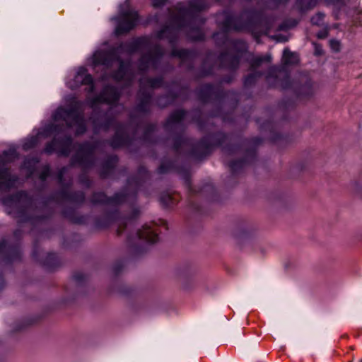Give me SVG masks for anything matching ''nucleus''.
Instances as JSON below:
<instances>
[{"label":"nucleus","instance_id":"nucleus-1","mask_svg":"<svg viewBox=\"0 0 362 362\" xmlns=\"http://www.w3.org/2000/svg\"><path fill=\"white\" fill-rule=\"evenodd\" d=\"M209 6L208 0H191L187 6L179 5L177 13L172 17L170 25L158 34L159 39L167 38L173 43L178 35L183 33L187 37L194 40L204 38L201 25L203 21L197 15Z\"/></svg>","mask_w":362,"mask_h":362},{"label":"nucleus","instance_id":"nucleus-2","mask_svg":"<svg viewBox=\"0 0 362 362\" xmlns=\"http://www.w3.org/2000/svg\"><path fill=\"white\" fill-rule=\"evenodd\" d=\"M144 44L143 39H139L132 42L129 44L121 45L117 49H111L108 51L97 50L93 55L92 63L94 66L103 65L106 67L111 66L115 62L119 65L118 71L114 74L113 77L117 81H122L129 78V74L127 70V66L118 57V54L126 51L131 54Z\"/></svg>","mask_w":362,"mask_h":362},{"label":"nucleus","instance_id":"nucleus-3","mask_svg":"<svg viewBox=\"0 0 362 362\" xmlns=\"http://www.w3.org/2000/svg\"><path fill=\"white\" fill-rule=\"evenodd\" d=\"M82 103L75 98H71L69 107H59L53 115L55 122H65L69 127H76L77 134H83L86 131V125L81 115Z\"/></svg>","mask_w":362,"mask_h":362},{"label":"nucleus","instance_id":"nucleus-4","mask_svg":"<svg viewBox=\"0 0 362 362\" xmlns=\"http://www.w3.org/2000/svg\"><path fill=\"white\" fill-rule=\"evenodd\" d=\"M116 23L115 33L116 35H122L128 33L133 29L138 21V14L130 7L129 0L119 6V15L111 19Z\"/></svg>","mask_w":362,"mask_h":362},{"label":"nucleus","instance_id":"nucleus-5","mask_svg":"<svg viewBox=\"0 0 362 362\" xmlns=\"http://www.w3.org/2000/svg\"><path fill=\"white\" fill-rule=\"evenodd\" d=\"M217 21L221 24V26L223 30V32L215 33L213 36L215 41L218 43H219L218 42L219 36H221L223 43H225L227 40L226 32L233 30H242L244 29V26L237 23L238 19L228 13H223L219 15Z\"/></svg>","mask_w":362,"mask_h":362},{"label":"nucleus","instance_id":"nucleus-6","mask_svg":"<svg viewBox=\"0 0 362 362\" xmlns=\"http://www.w3.org/2000/svg\"><path fill=\"white\" fill-rule=\"evenodd\" d=\"M163 54V51L160 47H153L148 54L142 56L140 59L139 70L143 71L151 68L156 69Z\"/></svg>","mask_w":362,"mask_h":362},{"label":"nucleus","instance_id":"nucleus-7","mask_svg":"<svg viewBox=\"0 0 362 362\" xmlns=\"http://www.w3.org/2000/svg\"><path fill=\"white\" fill-rule=\"evenodd\" d=\"M83 84L88 86V92L93 90L94 86L92 76L88 74L85 68L80 67L74 76L73 81L67 82V85L70 88L74 89Z\"/></svg>","mask_w":362,"mask_h":362},{"label":"nucleus","instance_id":"nucleus-8","mask_svg":"<svg viewBox=\"0 0 362 362\" xmlns=\"http://www.w3.org/2000/svg\"><path fill=\"white\" fill-rule=\"evenodd\" d=\"M72 147L71 139L66 137L62 141H58L54 139L52 142L48 144L45 149L47 153H52V152H57L60 155L68 156L71 152V148Z\"/></svg>","mask_w":362,"mask_h":362},{"label":"nucleus","instance_id":"nucleus-9","mask_svg":"<svg viewBox=\"0 0 362 362\" xmlns=\"http://www.w3.org/2000/svg\"><path fill=\"white\" fill-rule=\"evenodd\" d=\"M119 97V93L117 88L112 86H107L103 93L91 103V106L95 107L98 103H107L112 104L116 102Z\"/></svg>","mask_w":362,"mask_h":362},{"label":"nucleus","instance_id":"nucleus-10","mask_svg":"<svg viewBox=\"0 0 362 362\" xmlns=\"http://www.w3.org/2000/svg\"><path fill=\"white\" fill-rule=\"evenodd\" d=\"M139 239L144 240L148 243H156L158 240L156 228L153 226L145 225L136 233Z\"/></svg>","mask_w":362,"mask_h":362},{"label":"nucleus","instance_id":"nucleus-11","mask_svg":"<svg viewBox=\"0 0 362 362\" xmlns=\"http://www.w3.org/2000/svg\"><path fill=\"white\" fill-rule=\"evenodd\" d=\"M94 152L95 148L93 146L88 144H83L80 146L76 159L81 165H86V162L92 161Z\"/></svg>","mask_w":362,"mask_h":362},{"label":"nucleus","instance_id":"nucleus-12","mask_svg":"<svg viewBox=\"0 0 362 362\" xmlns=\"http://www.w3.org/2000/svg\"><path fill=\"white\" fill-rule=\"evenodd\" d=\"M16 180L8 169L0 168V189H7L13 186Z\"/></svg>","mask_w":362,"mask_h":362},{"label":"nucleus","instance_id":"nucleus-13","mask_svg":"<svg viewBox=\"0 0 362 362\" xmlns=\"http://www.w3.org/2000/svg\"><path fill=\"white\" fill-rule=\"evenodd\" d=\"M298 57L295 52H291L288 49H284L282 57V62L284 65H291L297 64Z\"/></svg>","mask_w":362,"mask_h":362},{"label":"nucleus","instance_id":"nucleus-14","mask_svg":"<svg viewBox=\"0 0 362 362\" xmlns=\"http://www.w3.org/2000/svg\"><path fill=\"white\" fill-rule=\"evenodd\" d=\"M141 86H148L150 88H157L161 86L162 79L160 78H141L140 80Z\"/></svg>","mask_w":362,"mask_h":362},{"label":"nucleus","instance_id":"nucleus-15","mask_svg":"<svg viewBox=\"0 0 362 362\" xmlns=\"http://www.w3.org/2000/svg\"><path fill=\"white\" fill-rule=\"evenodd\" d=\"M126 140V137L123 133V132L120 129H117L115 134V136H114L113 139L112 140L111 145L114 148L119 147L122 146Z\"/></svg>","mask_w":362,"mask_h":362},{"label":"nucleus","instance_id":"nucleus-16","mask_svg":"<svg viewBox=\"0 0 362 362\" xmlns=\"http://www.w3.org/2000/svg\"><path fill=\"white\" fill-rule=\"evenodd\" d=\"M185 112L183 110H177L171 114L169 117L168 123L169 124L177 123L181 121L185 117Z\"/></svg>","mask_w":362,"mask_h":362},{"label":"nucleus","instance_id":"nucleus-17","mask_svg":"<svg viewBox=\"0 0 362 362\" xmlns=\"http://www.w3.org/2000/svg\"><path fill=\"white\" fill-rule=\"evenodd\" d=\"M3 203L6 206L18 207L19 204L18 195L13 196L9 198L4 199Z\"/></svg>","mask_w":362,"mask_h":362},{"label":"nucleus","instance_id":"nucleus-18","mask_svg":"<svg viewBox=\"0 0 362 362\" xmlns=\"http://www.w3.org/2000/svg\"><path fill=\"white\" fill-rule=\"evenodd\" d=\"M11 252V248L5 240L0 241V257L7 256Z\"/></svg>","mask_w":362,"mask_h":362},{"label":"nucleus","instance_id":"nucleus-19","mask_svg":"<svg viewBox=\"0 0 362 362\" xmlns=\"http://www.w3.org/2000/svg\"><path fill=\"white\" fill-rule=\"evenodd\" d=\"M269 61H270L269 55L257 57L253 59L251 66L253 69H255L256 67L259 66L262 62H269Z\"/></svg>","mask_w":362,"mask_h":362},{"label":"nucleus","instance_id":"nucleus-20","mask_svg":"<svg viewBox=\"0 0 362 362\" xmlns=\"http://www.w3.org/2000/svg\"><path fill=\"white\" fill-rule=\"evenodd\" d=\"M281 71L278 69L274 67L271 69L269 74L268 76H267V79L269 83H273L274 85H277L278 82L277 81L275 82H272L271 79L273 76L277 77L278 74H280Z\"/></svg>","mask_w":362,"mask_h":362},{"label":"nucleus","instance_id":"nucleus-21","mask_svg":"<svg viewBox=\"0 0 362 362\" xmlns=\"http://www.w3.org/2000/svg\"><path fill=\"white\" fill-rule=\"evenodd\" d=\"M151 100V95L148 93L146 95L141 102V103L139 105V109L140 110H145L146 107L148 106V104Z\"/></svg>","mask_w":362,"mask_h":362},{"label":"nucleus","instance_id":"nucleus-22","mask_svg":"<svg viewBox=\"0 0 362 362\" xmlns=\"http://www.w3.org/2000/svg\"><path fill=\"white\" fill-rule=\"evenodd\" d=\"M93 201L96 203H105L107 202V197L103 193H97L93 195Z\"/></svg>","mask_w":362,"mask_h":362},{"label":"nucleus","instance_id":"nucleus-23","mask_svg":"<svg viewBox=\"0 0 362 362\" xmlns=\"http://www.w3.org/2000/svg\"><path fill=\"white\" fill-rule=\"evenodd\" d=\"M324 15L321 13H317L315 16L312 17L311 22L314 25H320L323 21Z\"/></svg>","mask_w":362,"mask_h":362},{"label":"nucleus","instance_id":"nucleus-24","mask_svg":"<svg viewBox=\"0 0 362 362\" xmlns=\"http://www.w3.org/2000/svg\"><path fill=\"white\" fill-rule=\"evenodd\" d=\"M172 54L181 59H185L187 56L188 52L185 49L173 50Z\"/></svg>","mask_w":362,"mask_h":362},{"label":"nucleus","instance_id":"nucleus-25","mask_svg":"<svg viewBox=\"0 0 362 362\" xmlns=\"http://www.w3.org/2000/svg\"><path fill=\"white\" fill-rule=\"evenodd\" d=\"M37 139L35 138H31L29 141L24 144L23 148L25 149L30 148L35 145Z\"/></svg>","mask_w":362,"mask_h":362},{"label":"nucleus","instance_id":"nucleus-26","mask_svg":"<svg viewBox=\"0 0 362 362\" xmlns=\"http://www.w3.org/2000/svg\"><path fill=\"white\" fill-rule=\"evenodd\" d=\"M330 47L334 51L338 52L340 47L339 42L337 40H332L330 41Z\"/></svg>","mask_w":362,"mask_h":362},{"label":"nucleus","instance_id":"nucleus-27","mask_svg":"<svg viewBox=\"0 0 362 362\" xmlns=\"http://www.w3.org/2000/svg\"><path fill=\"white\" fill-rule=\"evenodd\" d=\"M290 79L288 76H286V78L281 81V83H280V86L282 88H288L291 86L290 84H288V82H289Z\"/></svg>","mask_w":362,"mask_h":362},{"label":"nucleus","instance_id":"nucleus-28","mask_svg":"<svg viewBox=\"0 0 362 362\" xmlns=\"http://www.w3.org/2000/svg\"><path fill=\"white\" fill-rule=\"evenodd\" d=\"M49 173V168L48 167H46L44 170L42 172V173L40 174V179L42 180H45L47 177L48 176Z\"/></svg>","mask_w":362,"mask_h":362},{"label":"nucleus","instance_id":"nucleus-29","mask_svg":"<svg viewBox=\"0 0 362 362\" xmlns=\"http://www.w3.org/2000/svg\"><path fill=\"white\" fill-rule=\"evenodd\" d=\"M161 202L165 204L166 206L170 205L171 202V197L169 195H165L161 197Z\"/></svg>","mask_w":362,"mask_h":362},{"label":"nucleus","instance_id":"nucleus-30","mask_svg":"<svg viewBox=\"0 0 362 362\" xmlns=\"http://www.w3.org/2000/svg\"><path fill=\"white\" fill-rule=\"evenodd\" d=\"M242 165H243V162H238V163L233 162L230 163V168H231L232 170L235 171L238 166L241 167Z\"/></svg>","mask_w":362,"mask_h":362},{"label":"nucleus","instance_id":"nucleus-31","mask_svg":"<svg viewBox=\"0 0 362 362\" xmlns=\"http://www.w3.org/2000/svg\"><path fill=\"white\" fill-rule=\"evenodd\" d=\"M166 0H152L153 6L154 7H159L162 6Z\"/></svg>","mask_w":362,"mask_h":362},{"label":"nucleus","instance_id":"nucleus-32","mask_svg":"<svg viewBox=\"0 0 362 362\" xmlns=\"http://www.w3.org/2000/svg\"><path fill=\"white\" fill-rule=\"evenodd\" d=\"M254 77H255V74H250V75H249V76L245 78V83L246 85H249V84L252 83V81H253Z\"/></svg>","mask_w":362,"mask_h":362},{"label":"nucleus","instance_id":"nucleus-33","mask_svg":"<svg viewBox=\"0 0 362 362\" xmlns=\"http://www.w3.org/2000/svg\"><path fill=\"white\" fill-rule=\"evenodd\" d=\"M123 201H124V198L120 197L119 194H116L114 197V202L116 203L122 202Z\"/></svg>","mask_w":362,"mask_h":362},{"label":"nucleus","instance_id":"nucleus-34","mask_svg":"<svg viewBox=\"0 0 362 362\" xmlns=\"http://www.w3.org/2000/svg\"><path fill=\"white\" fill-rule=\"evenodd\" d=\"M238 63V60L236 57L233 58L232 64L230 65L231 68H234Z\"/></svg>","mask_w":362,"mask_h":362},{"label":"nucleus","instance_id":"nucleus-35","mask_svg":"<svg viewBox=\"0 0 362 362\" xmlns=\"http://www.w3.org/2000/svg\"><path fill=\"white\" fill-rule=\"evenodd\" d=\"M113 124H115V121L114 120L109 121L107 123H106L104 125V128L105 129H108L110 126H112Z\"/></svg>","mask_w":362,"mask_h":362},{"label":"nucleus","instance_id":"nucleus-36","mask_svg":"<svg viewBox=\"0 0 362 362\" xmlns=\"http://www.w3.org/2000/svg\"><path fill=\"white\" fill-rule=\"evenodd\" d=\"M65 170H66V168H63V169L60 171V173H59V174L58 178H59V181L60 182H62V175H63V173L65 172Z\"/></svg>","mask_w":362,"mask_h":362},{"label":"nucleus","instance_id":"nucleus-37","mask_svg":"<svg viewBox=\"0 0 362 362\" xmlns=\"http://www.w3.org/2000/svg\"><path fill=\"white\" fill-rule=\"evenodd\" d=\"M4 286V281L2 276L0 275V290L2 289Z\"/></svg>","mask_w":362,"mask_h":362},{"label":"nucleus","instance_id":"nucleus-38","mask_svg":"<svg viewBox=\"0 0 362 362\" xmlns=\"http://www.w3.org/2000/svg\"><path fill=\"white\" fill-rule=\"evenodd\" d=\"M117 232H118V233H122V228L120 227L118 228Z\"/></svg>","mask_w":362,"mask_h":362},{"label":"nucleus","instance_id":"nucleus-39","mask_svg":"<svg viewBox=\"0 0 362 362\" xmlns=\"http://www.w3.org/2000/svg\"><path fill=\"white\" fill-rule=\"evenodd\" d=\"M318 37H319L320 38H322V37H325V35H324L323 34H318Z\"/></svg>","mask_w":362,"mask_h":362},{"label":"nucleus","instance_id":"nucleus-40","mask_svg":"<svg viewBox=\"0 0 362 362\" xmlns=\"http://www.w3.org/2000/svg\"><path fill=\"white\" fill-rule=\"evenodd\" d=\"M7 212H8V214H11V213H12V211H11V210H8V211H7Z\"/></svg>","mask_w":362,"mask_h":362}]
</instances>
